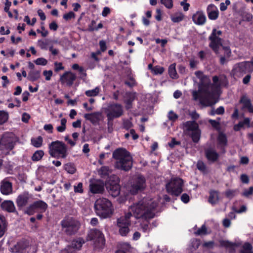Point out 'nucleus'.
<instances>
[{"label":"nucleus","mask_w":253,"mask_h":253,"mask_svg":"<svg viewBox=\"0 0 253 253\" xmlns=\"http://www.w3.org/2000/svg\"><path fill=\"white\" fill-rule=\"evenodd\" d=\"M195 74L196 77L199 78L201 80V82L199 86L198 91H194L192 93L193 99L195 100H196L198 98L200 97V88L201 87H205V85H206L207 84H209L210 79L207 76H205L203 74V73L200 71L196 72Z\"/></svg>","instance_id":"nucleus-17"},{"label":"nucleus","mask_w":253,"mask_h":253,"mask_svg":"<svg viewBox=\"0 0 253 253\" xmlns=\"http://www.w3.org/2000/svg\"><path fill=\"white\" fill-rule=\"evenodd\" d=\"M44 155V152L42 150H37L32 156L33 161L37 162L41 160Z\"/></svg>","instance_id":"nucleus-37"},{"label":"nucleus","mask_w":253,"mask_h":253,"mask_svg":"<svg viewBox=\"0 0 253 253\" xmlns=\"http://www.w3.org/2000/svg\"><path fill=\"white\" fill-rule=\"evenodd\" d=\"M217 141L219 145L220 146L221 149H223V153L225 152L224 147L226 146L227 143V139L226 135L220 132L217 137Z\"/></svg>","instance_id":"nucleus-32"},{"label":"nucleus","mask_w":253,"mask_h":253,"mask_svg":"<svg viewBox=\"0 0 253 253\" xmlns=\"http://www.w3.org/2000/svg\"><path fill=\"white\" fill-rule=\"evenodd\" d=\"M62 231L68 236L75 235L80 227L79 221L73 216L65 217L60 223Z\"/></svg>","instance_id":"nucleus-5"},{"label":"nucleus","mask_w":253,"mask_h":253,"mask_svg":"<svg viewBox=\"0 0 253 253\" xmlns=\"http://www.w3.org/2000/svg\"><path fill=\"white\" fill-rule=\"evenodd\" d=\"M240 103L243 104V109L247 108L249 112L253 113V106L252 105L251 100L246 96H243L240 100Z\"/></svg>","instance_id":"nucleus-30"},{"label":"nucleus","mask_w":253,"mask_h":253,"mask_svg":"<svg viewBox=\"0 0 253 253\" xmlns=\"http://www.w3.org/2000/svg\"><path fill=\"white\" fill-rule=\"evenodd\" d=\"M194 234L197 236H202L207 234V229L205 224L203 225L202 227L199 228Z\"/></svg>","instance_id":"nucleus-43"},{"label":"nucleus","mask_w":253,"mask_h":253,"mask_svg":"<svg viewBox=\"0 0 253 253\" xmlns=\"http://www.w3.org/2000/svg\"><path fill=\"white\" fill-rule=\"evenodd\" d=\"M183 180L179 177L172 178L166 185L167 192L171 195L178 196L183 191Z\"/></svg>","instance_id":"nucleus-9"},{"label":"nucleus","mask_w":253,"mask_h":253,"mask_svg":"<svg viewBox=\"0 0 253 253\" xmlns=\"http://www.w3.org/2000/svg\"><path fill=\"white\" fill-rule=\"evenodd\" d=\"M183 133L192 138L194 143H198L201 138V130L199 124L195 121H188L181 125Z\"/></svg>","instance_id":"nucleus-4"},{"label":"nucleus","mask_w":253,"mask_h":253,"mask_svg":"<svg viewBox=\"0 0 253 253\" xmlns=\"http://www.w3.org/2000/svg\"><path fill=\"white\" fill-rule=\"evenodd\" d=\"M54 64L55 66L54 71L56 72H58L59 71L64 69V67L61 62H55Z\"/></svg>","instance_id":"nucleus-59"},{"label":"nucleus","mask_w":253,"mask_h":253,"mask_svg":"<svg viewBox=\"0 0 253 253\" xmlns=\"http://www.w3.org/2000/svg\"><path fill=\"white\" fill-rule=\"evenodd\" d=\"M48 42L47 40H40L38 41V45L42 49H47Z\"/></svg>","instance_id":"nucleus-49"},{"label":"nucleus","mask_w":253,"mask_h":253,"mask_svg":"<svg viewBox=\"0 0 253 253\" xmlns=\"http://www.w3.org/2000/svg\"><path fill=\"white\" fill-rule=\"evenodd\" d=\"M84 241L82 239H78L76 240H73L71 245L68 246L61 253H73L77 250H80L82 247Z\"/></svg>","instance_id":"nucleus-19"},{"label":"nucleus","mask_w":253,"mask_h":253,"mask_svg":"<svg viewBox=\"0 0 253 253\" xmlns=\"http://www.w3.org/2000/svg\"><path fill=\"white\" fill-rule=\"evenodd\" d=\"M197 169L202 171H205L206 170V167L205 164L201 161H199L197 164Z\"/></svg>","instance_id":"nucleus-55"},{"label":"nucleus","mask_w":253,"mask_h":253,"mask_svg":"<svg viewBox=\"0 0 253 253\" xmlns=\"http://www.w3.org/2000/svg\"><path fill=\"white\" fill-rule=\"evenodd\" d=\"M168 118L169 120L174 121L178 118V116L172 111H170L169 113Z\"/></svg>","instance_id":"nucleus-61"},{"label":"nucleus","mask_w":253,"mask_h":253,"mask_svg":"<svg viewBox=\"0 0 253 253\" xmlns=\"http://www.w3.org/2000/svg\"><path fill=\"white\" fill-rule=\"evenodd\" d=\"M149 220L145 221L146 223H141L140 224V227L142 229L143 231L144 232H149L150 230V228L149 225Z\"/></svg>","instance_id":"nucleus-52"},{"label":"nucleus","mask_w":253,"mask_h":253,"mask_svg":"<svg viewBox=\"0 0 253 253\" xmlns=\"http://www.w3.org/2000/svg\"><path fill=\"white\" fill-rule=\"evenodd\" d=\"M112 204L107 199L102 198L97 199L94 204L96 214L102 218H107L112 213Z\"/></svg>","instance_id":"nucleus-6"},{"label":"nucleus","mask_w":253,"mask_h":253,"mask_svg":"<svg viewBox=\"0 0 253 253\" xmlns=\"http://www.w3.org/2000/svg\"><path fill=\"white\" fill-rule=\"evenodd\" d=\"M75 14L72 11H70L68 13H66L63 15V18L66 20H69L72 18H75Z\"/></svg>","instance_id":"nucleus-62"},{"label":"nucleus","mask_w":253,"mask_h":253,"mask_svg":"<svg viewBox=\"0 0 253 253\" xmlns=\"http://www.w3.org/2000/svg\"><path fill=\"white\" fill-rule=\"evenodd\" d=\"M40 77V71L37 70H31L27 77L28 79L32 82H34Z\"/></svg>","instance_id":"nucleus-35"},{"label":"nucleus","mask_w":253,"mask_h":253,"mask_svg":"<svg viewBox=\"0 0 253 253\" xmlns=\"http://www.w3.org/2000/svg\"><path fill=\"white\" fill-rule=\"evenodd\" d=\"M35 63L37 65H46L47 63V61L44 58H39L35 61Z\"/></svg>","instance_id":"nucleus-56"},{"label":"nucleus","mask_w":253,"mask_h":253,"mask_svg":"<svg viewBox=\"0 0 253 253\" xmlns=\"http://www.w3.org/2000/svg\"><path fill=\"white\" fill-rule=\"evenodd\" d=\"M67 120L65 118H63L61 120V126L57 127V130L58 132H62L64 131L66 128Z\"/></svg>","instance_id":"nucleus-44"},{"label":"nucleus","mask_w":253,"mask_h":253,"mask_svg":"<svg viewBox=\"0 0 253 253\" xmlns=\"http://www.w3.org/2000/svg\"><path fill=\"white\" fill-rule=\"evenodd\" d=\"M42 138L40 136L37 138H33L31 139V144L33 146L36 148H39L42 145Z\"/></svg>","instance_id":"nucleus-40"},{"label":"nucleus","mask_w":253,"mask_h":253,"mask_svg":"<svg viewBox=\"0 0 253 253\" xmlns=\"http://www.w3.org/2000/svg\"><path fill=\"white\" fill-rule=\"evenodd\" d=\"M146 187L145 177L141 175H138L132 179L129 190L132 194H136L144 190Z\"/></svg>","instance_id":"nucleus-11"},{"label":"nucleus","mask_w":253,"mask_h":253,"mask_svg":"<svg viewBox=\"0 0 253 253\" xmlns=\"http://www.w3.org/2000/svg\"><path fill=\"white\" fill-rule=\"evenodd\" d=\"M210 194L209 202L212 205L216 204L219 200L218 192L215 190H211Z\"/></svg>","instance_id":"nucleus-34"},{"label":"nucleus","mask_w":253,"mask_h":253,"mask_svg":"<svg viewBox=\"0 0 253 253\" xmlns=\"http://www.w3.org/2000/svg\"><path fill=\"white\" fill-rule=\"evenodd\" d=\"M52 71L51 70L49 71H44L43 72V75L45 77V80L46 81H49L51 79V77L52 76Z\"/></svg>","instance_id":"nucleus-63"},{"label":"nucleus","mask_w":253,"mask_h":253,"mask_svg":"<svg viewBox=\"0 0 253 253\" xmlns=\"http://www.w3.org/2000/svg\"><path fill=\"white\" fill-rule=\"evenodd\" d=\"M129 225H125L122 226H119L120 228L119 232L122 236H126L129 232L128 229Z\"/></svg>","instance_id":"nucleus-47"},{"label":"nucleus","mask_w":253,"mask_h":253,"mask_svg":"<svg viewBox=\"0 0 253 253\" xmlns=\"http://www.w3.org/2000/svg\"><path fill=\"white\" fill-rule=\"evenodd\" d=\"M49 154L54 158H65L67 155V147L62 141L56 140L53 141L48 145Z\"/></svg>","instance_id":"nucleus-7"},{"label":"nucleus","mask_w":253,"mask_h":253,"mask_svg":"<svg viewBox=\"0 0 253 253\" xmlns=\"http://www.w3.org/2000/svg\"><path fill=\"white\" fill-rule=\"evenodd\" d=\"M100 91L99 87H96L95 88L91 90H88L85 91V94L88 97L96 96Z\"/></svg>","instance_id":"nucleus-41"},{"label":"nucleus","mask_w":253,"mask_h":253,"mask_svg":"<svg viewBox=\"0 0 253 253\" xmlns=\"http://www.w3.org/2000/svg\"><path fill=\"white\" fill-rule=\"evenodd\" d=\"M157 205V203L152 199L144 198L131 205L129 211L136 219L147 221L155 217Z\"/></svg>","instance_id":"nucleus-2"},{"label":"nucleus","mask_w":253,"mask_h":253,"mask_svg":"<svg viewBox=\"0 0 253 253\" xmlns=\"http://www.w3.org/2000/svg\"><path fill=\"white\" fill-rule=\"evenodd\" d=\"M189 115L191 116L193 121H196L200 117V115L198 114L196 111H193L189 113Z\"/></svg>","instance_id":"nucleus-64"},{"label":"nucleus","mask_w":253,"mask_h":253,"mask_svg":"<svg viewBox=\"0 0 253 253\" xmlns=\"http://www.w3.org/2000/svg\"><path fill=\"white\" fill-rule=\"evenodd\" d=\"M132 216L130 211L126 213L125 216L121 217L118 219V225L119 226L129 225L130 224V218Z\"/></svg>","instance_id":"nucleus-29"},{"label":"nucleus","mask_w":253,"mask_h":253,"mask_svg":"<svg viewBox=\"0 0 253 253\" xmlns=\"http://www.w3.org/2000/svg\"><path fill=\"white\" fill-rule=\"evenodd\" d=\"M251 63L250 62H243L236 64L232 70V74L235 78H240L248 72H252Z\"/></svg>","instance_id":"nucleus-14"},{"label":"nucleus","mask_w":253,"mask_h":253,"mask_svg":"<svg viewBox=\"0 0 253 253\" xmlns=\"http://www.w3.org/2000/svg\"><path fill=\"white\" fill-rule=\"evenodd\" d=\"M161 3L168 9H171L173 7L172 0H161Z\"/></svg>","instance_id":"nucleus-48"},{"label":"nucleus","mask_w":253,"mask_h":253,"mask_svg":"<svg viewBox=\"0 0 253 253\" xmlns=\"http://www.w3.org/2000/svg\"><path fill=\"white\" fill-rule=\"evenodd\" d=\"M111 172L112 170L108 166H103L98 170V173L102 177L108 175Z\"/></svg>","instance_id":"nucleus-39"},{"label":"nucleus","mask_w":253,"mask_h":253,"mask_svg":"<svg viewBox=\"0 0 253 253\" xmlns=\"http://www.w3.org/2000/svg\"><path fill=\"white\" fill-rule=\"evenodd\" d=\"M101 113L99 112H95L90 114H85L84 118L94 124L97 123L100 119Z\"/></svg>","instance_id":"nucleus-27"},{"label":"nucleus","mask_w":253,"mask_h":253,"mask_svg":"<svg viewBox=\"0 0 253 253\" xmlns=\"http://www.w3.org/2000/svg\"><path fill=\"white\" fill-rule=\"evenodd\" d=\"M205 153L208 160L212 162L216 161L218 159V154L212 149H209L207 150Z\"/></svg>","instance_id":"nucleus-31"},{"label":"nucleus","mask_w":253,"mask_h":253,"mask_svg":"<svg viewBox=\"0 0 253 253\" xmlns=\"http://www.w3.org/2000/svg\"><path fill=\"white\" fill-rule=\"evenodd\" d=\"M8 118V114L3 111H0V125H2L5 123Z\"/></svg>","instance_id":"nucleus-45"},{"label":"nucleus","mask_w":253,"mask_h":253,"mask_svg":"<svg viewBox=\"0 0 253 253\" xmlns=\"http://www.w3.org/2000/svg\"><path fill=\"white\" fill-rule=\"evenodd\" d=\"M236 193H237L236 190L229 189V190H227L225 192V195L227 198H232L236 195Z\"/></svg>","instance_id":"nucleus-50"},{"label":"nucleus","mask_w":253,"mask_h":253,"mask_svg":"<svg viewBox=\"0 0 253 253\" xmlns=\"http://www.w3.org/2000/svg\"><path fill=\"white\" fill-rule=\"evenodd\" d=\"M64 169L70 174H74L76 171L75 165L72 163H67L65 165Z\"/></svg>","instance_id":"nucleus-42"},{"label":"nucleus","mask_w":253,"mask_h":253,"mask_svg":"<svg viewBox=\"0 0 253 253\" xmlns=\"http://www.w3.org/2000/svg\"><path fill=\"white\" fill-rule=\"evenodd\" d=\"M7 230V222L4 216L0 214V238H1Z\"/></svg>","instance_id":"nucleus-33"},{"label":"nucleus","mask_w":253,"mask_h":253,"mask_svg":"<svg viewBox=\"0 0 253 253\" xmlns=\"http://www.w3.org/2000/svg\"><path fill=\"white\" fill-rule=\"evenodd\" d=\"M253 193V187L251 186L248 189H245L242 193V195L246 197H248Z\"/></svg>","instance_id":"nucleus-57"},{"label":"nucleus","mask_w":253,"mask_h":253,"mask_svg":"<svg viewBox=\"0 0 253 253\" xmlns=\"http://www.w3.org/2000/svg\"><path fill=\"white\" fill-rule=\"evenodd\" d=\"M184 15L182 12H177L170 16L171 20L174 23L181 21L184 18Z\"/></svg>","instance_id":"nucleus-38"},{"label":"nucleus","mask_w":253,"mask_h":253,"mask_svg":"<svg viewBox=\"0 0 253 253\" xmlns=\"http://www.w3.org/2000/svg\"><path fill=\"white\" fill-rule=\"evenodd\" d=\"M222 31L213 29L209 37L210 41L209 46L216 54L219 53V50L222 46V39L219 37L222 35Z\"/></svg>","instance_id":"nucleus-10"},{"label":"nucleus","mask_w":253,"mask_h":253,"mask_svg":"<svg viewBox=\"0 0 253 253\" xmlns=\"http://www.w3.org/2000/svg\"><path fill=\"white\" fill-rule=\"evenodd\" d=\"M194 23L198 25H204L206 21V17L203 12L197 11L192 16Z\"/></svg>","instance_id":"nucleus-23"},{"label":"nucleus","mask_w":253,"mask_h":253,"mask_svg":"<svg viewBox=\"0 0 253 253\" xmlns=\"http://www.w3.org/2000/svg\"><path fill=\"white\" fill-rule=\"evenodd\" d=\"M251 249L252 246L251 244L249 243L246 244L244 246V250L242 251L241 253H253Z\"/></svg>","instance_id":"nucleus-58"},{"label":"nucleus","mask_w":253,"mask_h":253,"mask_svg":"<svg viewBox=\"0 0 253 253\" xmlns=\"http://www.w3.org/2000/svg\"><path fill=\"white\" fill-rule=\"evenodd\" d=\"M47 208L46 203L42 200L34 202L27 208L25 213L29 215H33L36 212H43Z\"/></svg>","instance_id":"nucleus-15"},{"label":"nucleus","mask_w":253,"mask_h":253,"mask_svg":"<svg viewBox=\"0 0 253 253\" xmlns=\"http://www.w3.org/2000/svg\"><path fill=\"white\" fill-rule=\"evenodd\" d=\"M105 113L108 121L121 117L123 114L122 106L120 104H109L105 109Z\"/></svg>","instance_id":"nucleus-12"},{"label":"nucleus","mask_w":253,"mask_h":253,"mask_svg":"<svg viewBox=\"0 0 253 253\" xmlns=\"http://www.w3.org/2000/svg\"><path fill=\"white\" fill-rule=\"evenodd\" d=\"M76 75L71 72H66L60 76V81L63 84L71 86L76 80Z\"/></svg>","instance_id":"nucleus-18"},{"label":"nucleus","mask_w":253,"mask_h":253,"mask_svg":"<svg viewBox=\"0 0 253 253\" xmlns=\"http://www.w3.org/2000/svg\"><path fill=\"white\" fill-rule=\"evenodd\" d=\"M213 83L207 84L205 87L200 88V103L204 106H211L214 105L217 101L214 96V93H218L222 86H226L228 81L225 76H221L219 77L215 76L212 78Z\"/></svg>","instance_id":"nucleus-1"},{"label":"nucleus","mask_w":253,"mask_h":253,"mask_svg":"<svg viewBox=\"0 0 253 253\" xmlns=\"http://www.w3.org/2000/svg\"><path fill=\"white\" fill-rule=\"evenodd\" d=\"M17 138L14 134L6 133L3 135L0 141V150L5 154L8 153L14 146Z\"/></svg>","instance_id":"nucleus-8"},{"label":"nucleus","mask_w":253,"mask_h":253,"mask_svg":"<svg viewBox=\"0 0 253 253\" xmlns=\"http://www.w3.org/2000/svg\"><path fill=\"white\" fill-rule=\"evenodd\" d=\"M0 191L3 195H7L12 192V184L10 182L4 179L1 182Z\"/></svg>","instance_id":"nucleus-25"},{"label":"nucleus","mask_w":253,"mask_h":253,"mask_svg":"<svg viewBox=\"0 0 253 253\" xmlns=\"http://www.w3.org/2000/svg\"><path fill=\"white\" fill-rule=\"evenodd\" d=\"M89 189L93 194L102 193L104 190V184L101 180L91 182L89 184Z\"/></svg>","instance_id":"nucleus-20"},{"label":"nucleus","mask_w":253,"mask_h":253,"mask_svg":"<svg viewBox=\"0 0 253 253\" xmlns=\"http://www.w3.org/2000/svg\"><path fill=\"white\" fill-rule=\"evenodd\" d=\"M87 238L89 240L94 241L96 246L98 248H102L105 244V238L102 233L98 229H95L90 231Z\"/></svg>","instance_id":"nucleus-16"},{"label":"nucleus","mask_w":253,"mask_h":253,"mask_svg":"<svg viewBox=\"0 0 253 253\" xmlns=\"http://www.w3.org/2000/svg\"><path fill=\"white\" fill-rule=\"evenodd\" d=\"M176 64L175 63L171 64L169 67V74L170 78L173 79H176L178 78V74L175 69Z\"/></svg>","instance_id":"nucleus-36"},{"label":"nucleus","mask_w":253,"mask_h":253,"mask_svg":"<svg viewBox=\"0 0 253 253\" xmlns=\"http://www.w3.org/2000/svg\"><path fill=\"white\" fill-rule=\"evenodd\" d=\"M112 157L115 160V168L124 171H128L131 168L132 158L130 153L126 149H117L113 152Z\"/></svg>","instance_id":"nucleus-3"},{"label":"nucleus","mask_w":253,"mask_h":253,"mask_svg":"<svg viewBox=\"0 0 253 253\" xmlns=\"http://www.w3.org/2000/svg\"><path fill=\"white\" fill-rule=\"evenodd\" d=\"M220 245L223 247H224L226 248H231V249L234 248V247L235 245L234 244L231 243L227 241H221Z\"/></svg>","instance_id":"nucleus-51"},{"label":"nucleus","mask_w":253,"mask_h":253,"mask_svg":"<svg viewBox=\"0 0 253 253\" xmlns=\"http://www.w3.org/2000/svg\"><path fill=\"white\" fill-rule=\"evenodd\" d=\"M1 209L8 212H13L15 211V207L13 202L10 200L4 201L1 204Z\"/></svg>","instance_id":"nucleus-28"},{"label":"nucleus","mask_w":253,"mask_h":253,"mask_svg":"<svg viewBox=\"0 0 253 253\" xmlns=\"http://www.w3.org/2000/svg\"><path fill=\"white\" fill-rule=\"evenodd\" d=\"M164 71V68L162 67H160L158 66H155L152 69V72H154V73L155 75L157 74H162Z\"/></svg>","instance_id":"nucleus-53"},{"label":"nucleus","mask_w":253,"mask_h":253,"mask_svg":"<svg viewBox=\"0 0 253 253\" xmlns=\"http://www.w3.org/2000/svg\"><path fill=\"white\" fill-rule=\"evenodd\" d=\"M119 178L117 175L111 176L106 184V189L109 193L114 197L118 196L120 193Z\"/></svg>","instance_id":"nucleus-13"},{"label":"nucleus","mask_w":253,"mask_h":253,"mask_svg":"<svg viewBox=\"0 0 253 253\" xmlns=\"http://www.w3.org/2000/svg\"><path fill=\"white\" fill-rule=\"evenodd\" d=\"M28 246V244L27 241L25 240L20 241L11 248V251L13 253H24Z\"/></svg>","instance_id":"nucleus-24"},{"label":"nucleus","mask_w":253,"mask_h":253,"mask_svg":"<svg viewBox=\"0 0 253 253\" xmlns=\"http://www.w3.org/2000/svg\"><path fill=\"white\" fill-rule=\"evenodd\" d=\"M74 191L76 193H82L83 192V184L81 182H80L77 185L74 186Z\"/></svg>","instance_id":"nucleus-60"},{"label":"nucleus","mask_w":253,"mask_h":253,"mask_svg":"<svg viewBox=\"0 0 253 253\" xmlns=\"http://www.w3.org/2000/svg\"><path fill=\"white\" fill-rule=\"evenodd\" d=\"M222 49L224 51V56L226 57V58H229L231 54V51L230 48L228 46H222Z\"/></svg>","instance_id":"nucleus-54"},{"label":"nucleus","mask_w":253,"mask_h":253,"mask_svg":"<svg viewBox=\"0 0 253 253\" xmlns=\"http://www.w3.org/2000/svg\"><path fill=\"white\" fill-rule=\"evenodd\" d=\"M136 98V93L127 92L124 96V102L126 104V108L129 109L131 107L132 102Z\"/></svg>","instance_id":"nucleus-26"},{"label":"nucleus","mask_w":253,"mask_h":253,"mask_svg":"<svg viewBox=\"0 0 253 253\" xmlns=\"http://www.w3.org/2000/svg\"><path fill=\"white\" fill-rule=\"evenodd\" d=\"M207 12L208 18L210 20H215L217 19L219 15V11L216 6L210 4L207 8Z\"/></svg>","instance_id":"nucleus-21"},{"label":"nucleus","mask_w":253,"mask_h":253,"mask_svg":"<svg viewBox=\"0 0 253 253\" xmlns=\"http://www.w3.org/2000/svg\"><path fill=\"white\" fill-rule=\"evenodd\" d=\"M30 198L28 193H23L20 194L16 200V204L19 208H22L26 206Z\"/></svg>","instance_id":"nucleus-22"},{"label":"nucleus","mask_w":253,"mask_h":253,"mask_svg":"<svg viewBox=\"0 0 253 253\" xmlns=\"http://www.w3.org/2000/svg\"><path fill=\"white\" fill-rule=\"evenodd\" d=\"M200 245V241L199 240L194 239L191 243V250L195 251L198 248Z\"/></svg>","instance_id":"nucleus-46"}]
</instances>
